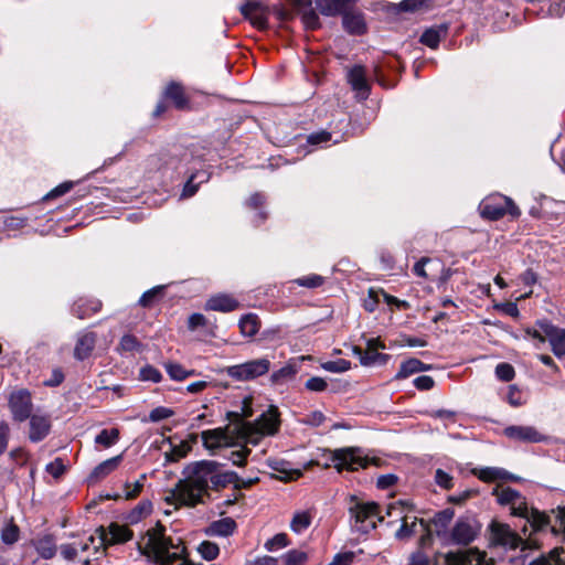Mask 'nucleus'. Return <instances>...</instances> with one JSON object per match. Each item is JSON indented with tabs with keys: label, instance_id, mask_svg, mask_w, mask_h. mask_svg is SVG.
Instances as JSON below:
<instances>
[{
	"label": "nucleus",
	"instance_id": "nucleus-62",
	"mask_svg": "<svg viewBox=\"0 0 565 565\" xmlns=\"http://www.w3.org/2000/svg\"><path fill=\"white\" fill-rule=\"evenodd\" d=\"M64 377L65 376L62 369L54 367L52 370L51 376L43 382V385L46 387H56L63 383Z\"/></svg>",
	"mask_w": 565,
	"mask_h": 565
},
{
	"label": "nucleus",
	"instance_id": "nucleus-24",
	"mask_svg": "<svg viewBox=\"0 0 565 565\" xmlns=\"http://www.w3.org/2000/svg\"><path fill=\"white\" fill-rule=\"evenodd\" d=\"M344 29L351 34H363L365 32V22L363 14L344 12L342 18Z\"/></svg>",
	"mask_w": 565,
	"mask_h": 565
},
{
	"label": "nucleus",
	"instance_id": "nucleus-6",
	"mask_svg": "<svg viewBox=\"0 0 565 565\" xmlns=\"http://www.w3.org/2000/svg\"><path fill=\"white\" fill-rule=\"evenodd\" d=\"M331 460L338 471L343 469L355 471L366 468L371 460L360 448H342L332 451Z\"/></svg>",
	"mask_w": 565,
	"mask_h": 565
},
{
	"label": "nucleus",
	"instance_id": "nucleus-40",
	"mask_svg": "<svg viewBox=\"0 0 565 565\" xmlns=\"http://www.w3.org/2000/svg\"><path fill=\"white\" fill-rule=\"evenodd\" d=\"M505 471L499 468H483L475 472V475L484 482H492L505 477Z\"/></svg>",
	"mask_w": 565,
	"mask_h": 565
},
{
	"label": "nucleus",
	"instance_id": "nucleus-9",
	"mask_svg": "<svg viewBox=\"0 0 565 565\" xmlns=\"http://www.w3.org/2000/svg\"><path fill=\"white\" fill-rule=\"evenodd\" d=\"M269 370V361L267 359H256L242 364L226 367L230 377L236 381H249L267 373Z\"/></svg>",
	"mask_w": 565,
	"mask_h": 565
},
{
	"label": "nucleus",
	"instance_id": "nucleus-49",
	"mask_svg": "<svg viewBox=\"0 0 565 565\" xmlns=\"http://www.w3.org/2000/svg\"><path fill=\"white\" fill-rule=\"evenodd\" d=\"M151 510L152 504L150 501H141L135 509H132L128 519L130 522H138L143 516L150 514Z\"/></svg>",
	"mask_w": 565,
	"mask_h": 565
},
{
	"label": "nucleus",
	"instance_id": "nucleus-53",
	"mask_svg": "<svg viewBox=\"0 0 565 565\" xmlns=\"http://www.w3.org/2000/svg\"><path fill=\"white\" fill-rule=\"evenodd\" d=\"M295 282L301 287L317 288L324 282V278L320 275L311 274L296 279Z\"/></svg>",
	"mask_w": 565,
	"mask_h": 565
},
{
	"label": "nucleus",
	"instance_id": "nucleus-56",
	"mask_svg": "<svg viewBox=\"0 0 565 565\" xmlns=\"http://www.w3.org/2000/svg\"><path fill=\"white\" fill-rule=\"evenodd\" d=\"M495 375L500 381L510 382L513 380L515 372L511 364L500 363L495 367Z\"/></svg>",
	"mask_w": 565,
	"mask_h": 565
},
{
	"label": "nucleus",
	"instance_id": "nucleus-23",
	"mask_svg": "<svg viewBox=\"0 0 565 565\" xmlns=\"http://www.w3.org/2000/svg\"><path fill=\"white\" fill-rule=\"evenodd\" d=\"M210 177L211 173L205 170H199L192 173L183 188L181 196H193L196 193L200 184L207 182L210 180Z\"/></svg>",
	"mask_w": 565,
	"mask_h": 565
},
{
	"label": "nucleus",
	"instance_id": "nucleus-52",
	"mask_svg": "<svg viewBox=\"0 0 565 565\" xmlns=\"http://www.w3.org/2000/svg\"><path fill=\"white\" fill-rule=\"evenodd\" d=\"M284 565H303L307 561V554L301 551L291 550L284 557Z\"/></svg>",
	"mask_w": 565,
	"mask_h": 565
},
{
	"label": "nucleus",
	"instance_id": "nucleus-31",
	"mask_svg": "<svg viewBox=\"0 0 565 565\" xmlns=\"http://www.w3.org/2000/svg\"><path fill=\"white\" fill-rule=\"evenodd\" d=\"M431 366L428 364L423 363L422 361L417 359H409L406 362H404L397 373V377L405 379L416 372L430 370Z\"/></svg>",
	"mask_w": 565,
	"mask_h": 565
},
{
	"label": "nucleus",
	"instance_id": "nucleus-28",
	"mask_svg": "<svg viewBox=\"0 0 565 565\" xmlns=\"http://www.w3.org/2000/svg\"><path fill=\"white\" fill-rule=\"evenodd\" d=\"M316 6L320 13L327 17L344 13L347 8L343 0H316Z\"/></svg>",
	"mask_w": 565,
	"mask_h": 565
},
{
	"label": "nucleus",
	"instance_id": "nucleus-3",
	"mask_svg": "<svg viewBox=\"0 0 565 565\" xmlns=\"http://www.w3.org/2000/svg\"><path fill=\"white\" fill-rule=\"evenodd\" d=\"M511 514L523 518L531 525L534 533L551 532L554 536L562 535L565 539V507H557L550 512L540 511L529 507L526 499L519 492L510 505Z\"/></svg>",
	"mask_w": 565,
	"mask_h": 565
},
{
	"label": "nucleus",
	"instance_id": "nucleus-33",
	"mask_svg": "<svg viewBox=\"0 0 565 565\" xmlns=\"http://www.w3.org/2000/svg\"><path fill=\"white\" fill-rule=\"evenodd\" d=\"M492 494L497 498V501L501 505H511L514 499L519 498V491L511 487L500 488L497 487L493 489Z\"/></svg>",
	"mask_w": 565,
	"mask_h": 565
},
{
	"label": "nucleus",
	"instance_id": "nucleus-41",
	"mask_svg": "<svg viewBox=\"0 0 565 565\" xmlns=\"http://www.w3.org/2000/svg\"><path fill=\"white\" fill-rule=\"evenodd\" d=\"M301 21L306 29L316 30L320 26V20L317 12L311 8V2L301 13Z\"/></svg>",
	"mask_w": 565,
	"mask_h": 565
},
{
	"label": "nucleus",
	"instance_id": "nucleus-48",
	"mask_svg": "<svg viewBox=\"0 0 565 565\" xmlns=\"http://www.w3.org/2000/svg\"><path fill=\"white\" fill-rule=\"evenodd\" d=\"M164 286H156L140 297L139 305L142 307H150L163 294Z\"/></svg>",
	"mask_w": 565,
	"mask_h": 565
},
{
	"label": "nucleus",
	"instance_id": "nucleus-64",
	"mask_svg": "<svg viewBox=\"0 0 565 565\" xmlns=\"http://www.w3.org/2000/svg\"><path fill=\"white\" fill-rule=\"evenodd\" d=\"M73 188V182L67 181L63 182L60 185L55 186L53 190H51L45 196L44 200H52L58 196H62L66 194L71 189Z\"/></svg>",
	"mask_w": 565,
	"mask_h": 565
},
{
	"label": "nucleus",
	"instance_id": "nucleus-30",
	"mask_svg": "<svg viewBox=\"0 0 565 565\" xmlns=\"http://www.w3.org/2000/svg\"><path fill=\"white\" fill-rule=\"evenodd\" d=\"M312 521V515L309 511L296 512L290 522V529L292 532L300 534L307 530Z\"/></svg>",
	"mask_w": 565,
	"mask_h": 565
},
{
	"label": "nucleus",
	"instance_id": "nucleus-34",
	"mask_svg": "<svg viewBox=\"0 0 565 565\" xmlns=\"http://www.w3.org/2000/svg\"><path fill=\"white\" fill-rule=\"evenodd\" d=\"M191 450V446L186 441H181L178 445H171L170 451H167L166 462H177L180 459L188 456Z\"/></svg>",
	"mask_w": 565,
	"mask_h": 565
},
{
	"label": "nucleus",
	"instance_id": "nucleus-20",
	"mask_svg": "<svg viewBox=\"0 0 565 565\" xmlns=\"http://www.w3.org/2000/svg\"><path fill=\"white\" fill-rule=\"evenodd\" d=\"M121 461H122V455H118V456H115L113 458H109V459L100 462L90 472L89 481L97 482V481L104 479L105 477L110 475L114 470H116Z\"/></svg>",
	"mask_w": 565,
	"mask_h": 565
},
{
	"label": "nucleus",
	"instance_id": "nucleus-18",
	"mask_svg": "<svg viewBox=\"0 0 565 565\" xmlns=\"http://www.w3.org/2000/svg\"><path fill=\"white\" fill-rule=\"evenodd\" d=\"M30 418L29 438L32 443L43 440L51 430V419L46 415L34 414Z\"/></svg>",
	"mask_w": 565,
	"mask_h": 565
},
{
	"label": "nucleus",
	"instance_id": "nucleus-35",
	"mask_svg": "<svg viewBox=\"0 0 565 565\" xmlns=\"http://www.w3.org/2000/svg\"><path fill=\"white\" fill-rule=\"evenodd\" d=\"M119 440V430L117 428L103 429L96 437L95 444L104 448L114 446Z\"/></svg>",
	"mask_w": 565,
	"mask_h": 565
},
{
	"label": "nucleus",
	"instance_id": "nucleus-51",
	"mask_svg": "<svg viewBox=\"0 0 565 565\" xmlns=\"http://www.w3.org/2000/svg\"><path fill=\"white\" fill-rule=\"evenodd\" d=\"M505 401L512 406V407H520L522 406L525 401L523 399V395L521 390L516 385H510L508 387V393L505 396Z\"/></svg>",
	"mask_w": 565,
	"mask_h": 565
},
{
	"label": "nucleus",
	"instance_id": "nucleus-8",
	"mask_svg": "<svg viewBox=\"0 0 565 565\" xmlns=\"http://www.w3.org/2000/svg\"><path fill=\"white\" fill-rule=\"evenodd\" d=\"M489 531L492 545L515 550L523 543L522 537L509 524L492 521Z\"/></svg>",
	"mask_w": 565,
	"mask_h": 565
},
{
	"label": "nucleus",
	"instance_id": "nucleus-15",
	"mask_svg": "<svg viewBox=\"0 0 565 565\" xmlns=\"http://www.w3.org/2000/svg\"><path fill=\"white\" fill-rule=\"evenodd\" d=\"M241 12L255 28L264 30L268 26V9L262 3L246 2L241 7Z\"/></svg>",
	"mask_w": 565,
	"mask_h": 565
},
{
	"label": "nucleus",
	"instance_id": "nucleus-42",
	"mask_svg": "<svg viewBox=\"0 0 565 565\" xmlns=\"http://www.w3.org/2000/svg\"><path fill=\"white\" fill-rule=\"evenodd\" d=\"M321 367L331 373H342L351 369V362L344 359L321 362Z\"/></svg>",
	"mask_w": 565,
	"mask_h": 565
},
{
	"label": "nucleus",
	"instance_id": "nucleus-29",
	"mask_svg": "<svg viewBox=\"0 0 565 565\" xmlns=\"http://www.w3.org/2000/svg\"><path fill=\"white\" fill-rule=\"evenodd\" d=\"M166 97L171 99L178 109H183L188 105V99L181 85L170 83L166 88Z\"/></svg>",
	"mask_w": 565,
	"mask_h": 565
},
{
	"label": "nucleus",
	"instance_id": "nucleus-50",
	"mask_svg": "<svg viewBox=\"0 0 565 565\" xmlns=\"http://www.w3.org/2000/svg\"><path fill=\"white\" fill-rule=\"evenodd\" d=\"M20 530L14 523H8L1 532V540L4 544H13L19 540Z\"/></svg>",
	"mask_w": 565,
	"mask_h": 565
},
{
	"label": "nucleus",
	"instance_id": "nucleus-39",
	"mask_svg": "<svg viewBox=\"0 0 565 565\" xmlns=\"http://www.w3.org/2000/svg\"><path fill=\"white\" fill-rule=\"evenodd\" d=\"M142 491V488L140 486V483H130V482H126L125 486H124V493H116V494H113V495H107L108 499H113V500H119V499H126V500H131V499H135L137 498L140 492Z\"/></svg>",
	"mask_w": 565,
	"mask_h": 565
},
{
	"label": "nucleus",
	"instance_id": "nucleus-61",
	"mask_svg": "<svg viewBox=\"0 0 565 565\" xmlns=\"http://www.w3.org/2000/svg\"><path fill=\"white\" fill-rule=\"evenodd\" d=\"M305 387L311 392H323L327 390L328 383L322 377L313 376L306 382Z\"/></svg>",
	"mask_w": 565,
	"mask_h": 565
},
{
	"label": "nucleus",
	"instance_id": "nucleus-36",
	"mask_svg": "<svg viewBox=\"0 0 565 565\" xmlns=\"http://www.w3.org/2000/svg\"><path fill=\"white\" fill-rule=\"evenodd\" d=\"M258 318L256 315L248 313L241 318L239 329L244 335L252 337L258 331Z\"/></svg>",
	"mask_w": 565,
	"mask_h": 565
},
{
	"label": "nucleus",
	"instance_id": "nucleus-13",
	"mask_svg": "<svg viewBox=\"0 0 565 565\" xmlns=\"http://www.w3.org/2000/svg\"><path fill=\"white\" fill-rule=\"evenodd\" d=\"M445 559L447 565H488L487 554L478 548L449 552L446 554Z\"/></svg>",
	"mask_w": 565,
	"mask_h": 565
},
{
	"label": "nucleus",
	"instance_id": "nucleus-17",
	"mask_svg": "<svg viewBox=\"0 0 565 565\" xmlns=\"http://www.w3.org/2000/svg\"><path fill=\"white\" fill-rule=\"evenodd\" d=\"M349 511L356 524H364L372 518L379 516L380 507L375 502L356 501Z\"/></svg>",
	"mask_w": 565,
	"mask_h": 565
},
{
	"label": "nucleus",
	"instance_id": "nucleus-60",
	"mask_svg": "<svg viewBox=\"0 0 565 565\" xmlns=\"http://www.w3.org/2000/svg\"><path fill=\"white\" fill-rule=\"evenodd\" d=\"M174 412L171 408L159 406L153 408L149 414V420L157 423L167 418H170Z\"/></svg>",
	"mask_w": 565,
	"mask_h": 565
},
{
	"label": "nucleus",
	"instance_id": "nucleus-55",
	"mask_svg": "<svg viewBox=\"0 0 565 565\" xmlns=\"http://www.w3.org/2000/svg\"><path fill=\"white\" fill-rule=\"evenodd\" d=\"M288 543V536L285 533H278L265 543V547L273 552L286 547Z\"/></svg>",
	"mask_w": 565,
	"mask_h": 565
},
{
	"label": "nucleus",
	"instance_id": "nucleus-10",
	"mask_svg": "<svg viewBox=\"0 0 565 565\" xmlns=\"http://www.w3.org/2000/svg\"><path fill=\"white\" fill-rule=\"evenodd\" d=\"M8 404L14 420L21 423L32 416V396L26 388L13 391L9 396Z\"/></svg>",
	"mask_w": 565,
	"mask_h": 565
},
{
	"label": "nucleus",
	"instance_id": "nucleus-27",
	"mask_svg": "<svg viewBox=\"0 0 565 565\" xmlns=\"http://www.w3.org/2000/svg\"><path fill=\"white\" fill-rule=\"evenodd\" d=\"M447 34L446 25H438L427 29L420 35V43L427 45L430 49H437L440 42V39Z\"/></svg>",
	"mask_w": 565,
	"mask_h": 565
},
{
	"label": "nucleus",
	"instance_id": "nucleus-7",
	"mask_svg": "<svg viewBox=\"0 0 565 565\" xmlns=\"http://www.w3.org/2000/svg\"><path fill=\"white\" fill-rule=\"evenodd\" d=\"M480 531V522L472 515H465L457 519L450 536L454 543L468 545L477 539Z\"/></svg>",
	"mask_w": 565,
	"mask_h": 565
},
{
	"label": "nucleus",
	"instance_id": "nucleus-5",
	"mask_svg": "<svg viewBox=\"0 0 565 565\" xmlns=\"http://www.w3.org/2000/svg\"><path fill=\"white\" fill-rule=\"evenodd\" d=\"M479 210L482 217L492 221L499 220L505 214L516 217L521 213L514 202L504 195H493L484 199L480 203Z\"/></svg>",
	"mask_w": 565,
	"mask_h": 565
},
{
	"label": "nucleus",
	"instance_id": "nucleus-45",
	"mask_svg": "<svg viewBox=\"0 0 565 565\" xmlns=\"http://www.w3.org/2000/svg\"><path fill=\"white\" fill-rule=\"evenodd\" d=\"M198 551L201 554V556L206 561H213L220 554L218 545L210 541H203L199 545Z\"/></svg>",
	"mask_w": 565,
	"mask_h": 565
},
{
	"label": "nucleus",
	"instance_id": "nucleus-2",
	"mask_svg": "<svg viewBox=\"0 0 565 565\" xmlns=\"http://www.w3.org/2000/svg\"><path fill=\"white\" fill-rule=\"evenodd\" d=\"M137 547L140 554L157 565H193L186 557L183 540L177 535H168L160 523L141 536Z\"/></svg>",
	"mask_w": 565,
	"mask_h": 565
},
{
	"label": "nucleus",
	"instance_id": "nucleus-44",
	"mask_svg": "<svg viewBox=\"0 0 565 565\" xmlns=\"http://www.w3.org/2000/svg\"><path fill=\"white\" fill-rule=\"evenodd\" d=\"M428 8V0H403L394 9L404 12H416Z\"/></svg>",
	"mask_w": 565,
	"mask_h": 565
},
{
	"label": "nucleus",
	"instance_id": "nucleus-47",
	"mask_svg": "<svg viewBox=\"0 0 565 565\" xmlns=\"http://www.w3.org/2000/svg\"><path fill=\"white\" fill-rule=\"evenodd\" d=\"M367 348L365 351H362L361 348L354 347L353 353L360 354V353H379L381 350H387L390 347L385 344L383 340L380 338H371L366 341Z\"/></svg>",
	"mask_w": 565,
	"mask_h": 565
},
{
	"label": "nucleus",
	"instance_id": "nucleus-54",
	"mask_svg": "<svg viewBox=\"0 0 565 565\" xmlns=\"http://www.w3.org/2000/svg\"><path fill=\"white\" fill-rule=\"evenodd\" d=\"M434 479H435V482L440 488H443L445 490H450L454 487V482H452L454 478H452V476L449 472H447V471H445L443 469H437L435 471Z\"/></svg>",
	"mask_w": 565,
	"mask_h": 565
},
{
	"label": "nucleus",
	"instance_id": "nucleus-4",
	"mask_svg": "<svg viewBox=\"0 0 565 565\" xmlns=\"http://www.w3.org/2000/svg\"><path fill=\"white\" fill-rule=\"evenodd\" d=\"M537 328L526 329V335L540 343L550 342L553 353H565V330L552 324L547 320H540Z\"/></svg>",
	"mask_w": 565,
	"mask_h": 565
},
{
	"label": "nucleus",
	"instance_id": "nucleus-21",
	"mask_svg": "<svg viewBox=\"0 0 565 565\" xmlns=\"http://www.w3.org/2000/svg\"><path fill=\"white\" fill-rule=\"evenodd\" d=\"M203 445L209 450H214L226 445L228 437L222 428L204 430L201 434Z\"/></svg>",
	"mask_w": 565,
	"mask_h": 565
},
{
	"label": "nucleus",
	"instance_id": "nucleus-22",
	"mask_svg": "<svg viewBox=\"0 0 565 565\" xmlns=\"http://www.w3.org/2000/svg\"><path fill=\"white\" fill-rule=\"evenodd\" d=\"M102 308V302L97 299H78L74 302L72 311L79 319H85L90 315L99 311Z\"/></svg>",
	"mask_w": 565,
	"mask_h": 565
},
{
	"label": "nucleus",
	"instance_id": "nucleus-59",
	"mask_svg": "<svg viewBox=\"0 0 565 565\" xmlns=\"http://www.w3.org/2000/svg\"><path fill=\"white\" fill-rule=\"evenodd\" d=\"M119 347L125 352H134L140 350V342L136 337L126 334L121 338Z\"/></svg>",
	"mask_w": 565,
	"mask_h": 565
},
{
	"label": "nucleus",
	"instance_id": "nucleus-38",
	"mask_svg": "<svg viewBox=\"0 0 565 565\" xmlns=\"http://www.w3.org/2000/svg\"><path fill=\"white\" fill-rule=\"evenodd\" d=\"M166 369L169 376L174 381H182L195 374L194 370H186L182 365L177 363H167Z\"/></svg>",
	"mask_w": 565,
	"mask_h": 565
},
{
	"label": "nucleus",
	"instance_id": "nucleus-11",
	"mask_svg": "<svg viewBox=\"0 0 565 565\" xmlns=\"http://www.w3.org/2000/svg\"><path fill=\"white\" fill-rule=\"evenodd\" d=\"M503 435L513 441L539 444L546 443L548 437L534 426L510 425L503 429Z\"/></svg>",
	"mask_w": 565,
	"mask_h": 565
},
{
	"label": "nucleus",
	"instance_id": "nucleus-43",
	"mask_svg": "<svg viewBox=\"0 0 565 565\" xmlns=\"http://www.w3.org/2000/svg\"><path fill=\"white\" fill-rule=\"evenodd\" d=\"M416 526H417V518H413V520L409 522V518L405 516L403 519V523H402L401 527L396 532V537L398 540H404V539L411 537L412 535L417 533Z\"/></svg>",
	"mask_w": 565,
	"mask_h": 565
},
{
	"label": "nucleus",
	"instance_id": "nucleus-25",
	"mask_svg": "<svg viewBox=\"0 0 565 565\" xmlns=\"http://www.w3.org/2000/svg\"><path fill=\"white\" fill-rule=\"evenodd\" d=\"M38 554L44 559H51L56 554V544L52 535H44L33 541Z\"/></svg>",
	"mask_w": 565,
	"mask_h": 565
},
{
	"label": "nucleus",
	"instance_id": "nucleus-58",
	"mask_svg": "<svg viewBox=\"0 0 565 565\" xmlns=\"http://www.w3.org/2000/svg\"><path fill=\"white\" fill-rule=\"evenodd\" d=\"M396 343H398L401 347H409V348H417V347H425L426 341L423 338L419 337H412L406 334H401L396 340Z\"/></svg>",
	"mask_w": 565,
	"mask_h": 565
},
{
	"label": "nucleus",
	"instance_id": "nucleus-1",
	"mask_svg": "<svg viewBox=\"0 0 565 565\" xmlns=\"http://www.w3.org/2000/svg\"><path fill=\"white\" fill-rule=\"evenodd\" d=\"M223 465L214 460L189 463L180 479L166 498L168 504L194 508L211 498L210 490L220 491L235 480V471H224Z\"/></svg>",
	"mask_w": 565,
	"mask_h": 565
},
{
	"label": "nucleus",
	"instance_id": "nucleus-32",
	"mask_svg": "<svg viewBox=\"0 0 565 565\" xmlns=\"http://www.w3.org/2000/svg\"><path fill=\"white\" fill-rule=\"evenodd\" d=\"M96 343V334L90 331L83 332L78 335L74 353H90Z\"/></svg>",
	"mask_w": 565,
	"mask_h": 565
},
{
	"label": "nucleus",
	"instance_id": "nucleus-57",
	"mask_svg": "<svg viewBox=\"0 0 565 565\" xmlns=\"http://www.w3.org/2000/svg\"><path fill=\"white\" fill-rule=\"evenodd\" d=\"M139 379L141 381H150L153 383H158L161 381L162 375L158 369L151 365H147L140 370Z\"/></svg>",
	"mask_w": 565,
	"mask_h": 565
},
{
	"label": "nucleus",
	"instance_id": "nucleus-14",
	"mask_svg": "<svg viewBox=\"0 0 565 565\" xmlns=\"http://www.w3.org/2000/svg\"><path fill=\"white\" fill-rule=\"evenodd\" d=\"M279 411L276 406L270 405L253 424L260 435H275L280 426Z\"/></svg>",
	"mask_w": 565,
	"mask_h": 565
},
{
	"label": "nucleus",
	"instance_id": "nucleus-16",
	"mask_svg": "<svg viewBox=\"0 0 565 565\" xmlns=\"http://www.w3.org/2000/svg\"><path fill=\"white\" fill-rule=\"evenodd\" d=\"M348 81L359 98L366 99L370 95V85L366 79V71L361 65L353 66L348 73Z\"/></svg>",
	"mask_w": 565,
	"mask_h": 565
},
{
	"label": "nucleus",
	"instance_id": "nucleus-26",
	"mask_svg": "<svg viewBox=\"0 0 565 565\" xmlns=\"http://www.w3.org/2000/svg\"><path fill=\"white\" fill-rule=\"evenodd\" d=\"M236 522L232 518H223L214 521L207 529V534L214 536H228L234 533Z\"/></svg>",
	"mask_w": 565,
	"mask_h": 565
},
{
	"label": "nucleus",
	"instance_id": "nucleus-46",
	"mask_svg": "<svg viewBox=\"0 0 565 565\" xmlns=\"http://www.w3.org/2000/svg\"><path fill=\"white\" fill-rule=\"evenodd\" d=\"M60 554L65 561H75L81 552L77 541L60 545Z\"/></svg>",
	"mask_w": 565,
	"mask_h": 565
},
{
	"label": "nucleus",
	"instance_id": "nucleus-19",
	"mask_svg": "<svg viewBox=\"0 0 565 565\" xmlns=\"http://www.w3.org/2000/svg\"><path fill=\"white\" fill-rule=\"evenodd\" d=\"M205 308L213 311L231 312L238 308V301L230 295L218 294L207 300Z\"/></svg>",
	"mask_w": 565,
	"mask_h": 565
},
{
	"label": "nucleus",
	"instance_id": "nucleus-63",
	"mask_svg": "<svg viewBox=\"0 0 565 565\" xmlns=\"http://www.w3.org/2000/svg\"><path fill=\"white\" fill-rule=\"evenodd\" d=\"M250 450L247 447H242L239 450H234L231 452L230 460L238 467H243L246 463V458L249 455Z\"/></svg>",
	"mask_w": 565,
	"mask_h": 565
},
{
	"label": "nucleus",
	"instance_id": "nucleus-12",
	"mask_svg": "<svg viewBox=\"0 0 565 565\" xmlns=\"http://www.w3.org/2000/svg\"><path fill=\"white\" fill-rule=\"evenodd\" d=\"M96 533H98V546L120 544L132 539L131 530L127 525L116 522L110 523L107 530L103 526L98 527Z\"/></svg>",
	"mask_w": 565,
	"mask_h": 565
},
{
	"label": "nucleus",
	"instance_id": "nucleus-37",
	"mask_svg": "<svg viewBox=\"0 0 565 565\" xmlns=\"http://www.w3.org/2000/svg\"><path fill=\"white\" fill-rule=\"evenodd\" d=\"M297 374V369L292 364H287L271 374V382L281 385L290 381Z\"/></svg>",
	"mask_w": 565,
	"mask_h": 565
}]
</instances>
